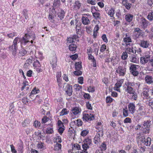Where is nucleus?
<instances>
[{"mask_svg": "<svg viewBox=\"0 0 153 153\" xmlns=\"http://www.w3.org/2000/svg\"><path fill=\"white\" fill-rule=\"evenodd\" d=\"M126 86L124 88L125 91L131 96V98L134 100H137V95L136 90L137 88L138 89L140 86V84L135 83L134 82H128L125 83Z\"/></svg>", "mask_w": 153, "mask_h": 153, "instance_id": "obj_1", "label": "nucleus"}, {"mask_svg": "<svg viewBox=\"0 0 153 153\" xmlns=\"http://www.w3.org/2000/svg\"><path fill=\"white\" fill-rule=\"evenodd\" d=\"M77 25L76 27V34L71 36L67 38V43H70L69 45V48H77L78 46L77 42L79 41V38L81 36V32L80 31V29L77 28Z\"/></svg>", "mask_w": 153, "mask_h": 153, "instance_id": "obj_2", "label": "nucleus"}, {"mask_svg": "<svg viewBox=\"0 0 153 153\" xmlns=\"http://www.w3.org/2000/svg\"><path fill=\"white\" fill-rule=\"evenodd\" d=\"M36 36L34 32H28L25 34V36L21 39H19V42H20L21 47L23 48V46L25 45L27 43L29 42L28 40L30 39L34 40Z\"/></svg>", "mask_w": 153, "mask_h": 153, "instance_id": "obj_3", "label": "nucleus"}, {"mask_svg": "<svg viewBox=\"0 0 153 153\" xmlns=\"http://www.w3.org/2000/svg\"><path fill=\"white\" fill-rule=\"evenodd\" d=\"M81 108L79 107H75L71 109V114L73 119L78 118L81 111Z\"/></svg>", "mask_w": 153, "mask_h": 153, "instance_id": "obj_4", "label": "nucleus"}, {"mask_svg": "<svg viewBox=\"0 0 153 153\" xmlns=\"http://www.w3.org/2000/svg\"><path fill=\"white\" fill-rule=\"evenodd\" d=\"M94 115L88 113V111H85L83 112L82 119L84 121H90L94 120Z\"/></svg>", "mask_w": 153, "mask_h": 153, "instance_id": "obj_5", "label": "nucleus"}, {"mask_svg": "<svg viewBox=\"0 0 153 153\" xmlns=\"http://www.w3.org/2000/svg\"><path fill=\"white\" fill-rule=\"evenodd\" d=\"M144 32L143 31L140 29L138 28H136L134 29V33L132 35L133 39L137 40V39L143 36Z\"/></svg>", "mask_w": 153, "mask_h": 153, "instance_id": "obj_6", "label": "nucleus"}, {"mask_svg": "<svg viewBox=\"0 0 153 153\" xmlns=\"http://www.w3.org/2000/svg\"><path fill=\"white\" fill-rule=\"evenodd\" d=\"M80 148L79 145L77 143L74 144L72 146V149H69L68 150V153H78L81 152V151L79 150Z\"/></svg>", "mask_w": 153, "mask_h": 153, "instance_id": "obj_7", "label": "nucleus"}, {"mask_svg": "<svg viewBox=\"0 0 153 153\" xmlns=\"http://www.w3.org/2000/svg\"><path fill=\"white\" fill-rule=\"evenodd\" d=\"M116 72L119 76H124L126 72V68L122 66H120L117 68Z\"/></svg>", "mask_w": 153, "mask_h": 153, "instance_id": "obj_8", "label": "nucleus"}, {"mask_svg": "<svg viewBox=\"0 0 153 153\" xmlns=\"http://www.w3.org/2000/svg\"><path fill=\"white\" fill-rule=\"evenodd\" d=\"M64 87H65L64 89L66 94L69 96H71L73 92L72 85L69 84L65 83Z\"/></svg>", "mask_w": 153, "mask_h": 153, "instance_id": "obj_9", "label": "nucleus"}, {"mask_svg": "<svg viewBox=\"0 0 153 153\" xmlns=\"http://www.w3.org/2000/svg\"><path fill=\"white\" fill-rule=\"evenodd\" d=\"M138 67V65L134 64H131L130 67V70L131 74L134 76H136L138 75L139 72L137 71V67Z\"/></svg>", "mask_w": 153, "mask_h": 153, "instance_id": "obj_10", "label": "nucleus"}, {"mask_svg": "<svg viewBox=\"0 0 153 153\" xmlns=\"http://www.w3.org/2000/svg\"><path fill=\"white\" fill-rule=\"evenodd\" d=\"M138 22L140 25L143 29L146 28L148 25V21L144 18H141L139 20Z\"/></svg>", "mask_w": 153, "mask_h": 153, "instance_id": "obj_11", "label": "nucleus"}, {"mask_svg": "<svg viewBox=\"0 0 153 153\" xmlns=\"http://www.w3.org/2000/svg\"><path fill=\"white\" fill-rule=\"evenodd\" d=\"M124 81V79H121L118 80L117 83L115 84L114 87V90L118 92H120V88L122 84Z\"/></svg>", "mask_w": 153, "mask_h": 153, "instance_id": "obj_12", "label": "nucleus"}, {"mask_svg": "<svg viewBox=\"0 0 153 153\" xmlns=\"http://www.w3.org/2000/svg\"><path fill=\"white\" fill-rule=\"evenodd\" d=\"M87 16H90L88 13L82 14V22L85 25H88L90 22L89 19Z\"/></svg>", "mask_w": 153, "mask_h": 153, "instance_id": "obj_13", "label": "nucleus"}, {"mask_svg": "<svg viewBox=\"0 0 153 153\" xmlns=\"http://www.w3.org/2000/svg\"><path fill=\"white\" fill-rule=\"evenodd\" d=\"M150 58V56L147 55H145L140 57V63L141 64L145 65L149 61Z\"/></svg>", "mask_w": 153, "mask_h": 153, "instance_id": "obj_14", "label": "nucleus"}, {"mask_svg": "<svg viewBox=\"0 0 153 153\" xmlns=\"http://www.w3.org/2000/svg\"><path fill=\"white\" fill-rule=\"evenodd\" d=\"M140 142L146 146H149L151 144V139L150 137H148L146 138L144 137L143 138L141 139Z\"/></svg>", "mask_w": 153, "mask_h": 153, "instance_id": "obj_15", "label": "nucleus"}, {"mask_svg": "<svg viewBox=\"0 0 153 153\" xmlns=\"http://www.w3.org/2000/svg\"><path fill=\"white\" fill-rule=\"evenodd\" d=\"M54 132L53 124L51 122L48 124L47 125V128L46 130V133L47 134H51Z\"/></svg>", "mask_w": 153, "mask_h": 153, "instance_id": "obj_16", "label": "nucleus"}, {"mask_svg": "<svg viewBox=\"0 0 153 153\" xmlns=\"http://www.w3.org/2000/svg\"><path fill=\"white\" fill-rule=\"evenodd\" d=\"M146 70L150 71H153V58L150 59L146 67Z\"/></svg>", "mask_w": 153, "mask_h": 153, "instance_id": "obj_17", "label": "nucleus"}, {"mask_svg": "<svg viewBox=\"0 0 153 153\" xmlns=\"http://www.w3.org/2000/svg\"><path fill=\"white\" fill-rule=\"evenodd\" d=\"M95 128L97 130V132H99V133L100 134L101 136H102L103 134V128L102 123L101 122H98Z\"/></svg>", "mask_w": 153, "mask_h": 153, "instance_id": "obj_18", "label": "nucleus"}, {"mask_svg": "<svg viewBox=\"0 0 153 153\" xmlns=\"http://www.w3.org/2000/svg\"><path fill=\"white\" fill-rule=\"evenodd\" d=\"M149 89L148 87L144 88L142 92L143 95L146 100H149L150 98V97L149 94Z\"/></svg>", "mask_w": 153, "mask_h": 153, "instance_id": "obj_19", "label": "nucleus"}, {"mask_svg": "<svg viewBox=\"0 0 153 153\" xmlns=\"http://www.w3.org/2000/svg\"><path fill=\"white\" fill-rule=\"evenodd\" d=\"M129 111L131 114H133L135 111V105L134 103L130 102L128 105Z\"/></svg>", "mask_w": 153, "mask_h": 153, "instance_id": "obj_20", "label": "nucleus"}, {"mask_svg": "<svg viewBox=\"0 0 153 153\" xmlns=\"http://www.w3.org/2000/svg\"><path fill=\"white\" fill-rule=\"evenodd\" d=\"M57 59L56 55H54L53 56V59L52 63V65L53 70H55L56 67L57 66Z\"/></svg>", "mask_w": 153, "mask_h": 153, "instance_id": "obj_21", "label": "nucleus"}, {"mask_svg": "<svg viewBox=\"0 0 153 153\" xmlns=\"http://www.w3.org/2000/svg\"><path fill=\"white\" fill-rule=\"evenodd\" d=\"M145 79L146 82L148 84H151L153 82V77L150 75H146Z\"/></svg>", "mask_w": 153, "mask_h": 153, "instance_id": "obj_22", "label": "nucleus"}, {"mask_svg": "<svg viewBox=\"0 0 153 153\" xmlns=\"http://www.w3.org/2000/svg\"><path fill=\"white\" fill-rule=\"evenodd\" d=\"M17 147V150L19 152V153H23L24 151V144L21 141L20 143L18 144Z\"/></svg>", "mask_w": 153, "mask_h": 153, "instance_id": "obj_23", "label": "nucleus"}, {"mask_svg": "<svg viewBox=\"0 0 153 153\" xmlns=\"http://www.w3.org/2000/svg\"><path fill=\"white\" fill-rule=\"evenodd\" d=\"M57 13L58 16L60 19L61 20H62L65 16V12L62 9H59Z\"/></svg>", "mask_w": 153, "mask_h": 153, "instance_id": "obj_24", "label": "nucleus"}, {"mask_svg": "<svg viewBox=\"0 0 153 153\" xmlns=\"http://www.w3.org/2000/svg\"><path fill=\"white\" fill-rule=\"evenodd\" d=\"M83 149L78 153H88L87 149L89 148V145L84 143L82 145Z\"/></svg>", "mask_w": 153, "mask_h": 153, "instance_id": "obj_25", "label": "nucleus"}, {"mask_svg": "<svg viewBox=\"0 0 153 153\" xmlns=\"http://www.w3.org/2000/svg\"><path fill=\"white\" fill-rule=\"evenodd\" d=\"M107 61L110 62V61L112 63V64L113 65L115 66L119 62V59L115 57H113L112 59L111 58H108L107 59Z\"/></svg>", "mask_w": 153, "mask_h": 153, "instance_id": "obj_26", "label": "nucleus"}, {"mask_svg": "<svg viewBox=\"0 0 153 153\" xmlns=\"http://www.w3.org/2000/svg\"><path fill=\"white\" fill-rule=\"evenodd\" d=\"M100 134L98 133L96 134L94 138V143L95 144H98L100 142Z\"/></svg>", "mask_w": 153, "mask_h": 153, "instance_id": "obj_27", "label": "nucleus"}, {"mask_svg": "<svg viewBox=\"0 0 153 153\" xmlns=\"http://www.w3.org/2000/svg\"><path fill=\"white\" fill-rule=\"evenodd\" d=\"M147 41H142L140 43V46L144 48H147L150 45Z\"/></svg>", "mask_w": 153, "mask_h": 153, "instance_id": "obj_28", "label": "nucleus"}, {"mask_svg": "<svg viewBox=\"0 0 153 153\" xmlns=\"http://www.w3.org/2000/svg\"><path fill=\"white\" fill-rule=\"evenodd\" d=\"M39 92L40 90L38 88H36V87H34L30 93L29 95V97H31L32 95L35 94H36L39 93Z\"/></svg>", "mask_w": 153, "mask_h": 153, "instance_id": "obj_29", "label": "nucleus"}, {"mask_svg": "<svg viewBox=\"0 0 153 153\" xmlns=\"http://www.w3.org/2000/svg\"><path fill=\"white\" fill-rule=\"evenodd\" d=\"M69 113V110L67 108H63L62 111L59 113L60 116H62L64 115H66Z\"/></svg>", "mask_w": 153, "mask_h": 153, "instance_id": "obj_30", "label": "nucleus"}, {"mask_svg": "<svg viewBox=\"0 0 153 153\" xmlns=\"http://www.w3.org/2000/svg\"><path fill=\"white\" fill-rule=\"evenodd\" d=\"M134 16L130 14H127L125 16V19L128 22H130L133 19Z\"/></svg>", "mask_w": 153, "mask_h": 153, "instance_id": "obj_31", "label": "nucleus"}, {"mask_svg": "<svg viewBox=\"0 0 153 153\" xmlns=\"http://www.w3.org/2000/svg\"><path fill=\"white\" fill-rule=\"evenodd\" d=\"M54 142L56 143H60L62 142L61 137L59 136H57L54 138Z\"/></svg>", "mask_w": 153, "mask_h": 153, "instance_id": "obj_32", "label": "nucleus"}, {"mask_svg": "<svg viewBox=\"0 0 153 153\" xmlns=\"http://www.w3.org/2000/svg\"><path fill=\"white\" fill-rule=\"evenodd\" d=\"M19 39H20L18 37H16L15 39L13 42V45H12V48L13 47L14 48H16V47H17V42L19 41V43L20 42H19Z\"/></svg>", "mask_w": 153, "mask_h": 153, "instance_id": "obj_33", "label": "nucleus"}, {"mask_svg": "<svg viewBox=\"0 0 153 153\" xmlns=\"http://www.w3.org/2000/svg\"><path fill=\"white\" fill-rule=\"evenodd\" d=\"M100 150H101L102 152L105 151L107 149L106 145L105 143V142H104L102 143L100 146Z\"/></svg>", "mask_w": 153, "mask_h": 153, "instance_id": "obj_34", "label": "nucleus"}, {"mask_svg": "<svg viewBox=\"0 0 153 153\" xmlns=\"http://www.w3.org/2000/svg\"><path fill=\"white\" fill-rule=\"evenodd\" d=\"M124 42L127 43L126 45L127 46L128 45H129V42H131V38L130 37H129L128 36V35L127 34H126V37L124 39Z\"/></svg>", "mask_w": 153, "mask_h": 153, "instance_id": "obj_35", "label": "nucleus"}, {"mask_svg": "<svg viewBox=\"0 0 153 153\" xmlns=\"http://www.w3.org/2000/svg\"><path fill=\"white\" fill-rule=\"evenodd\" d=\"M83 142L84 143L90 146L91 143L92 141L89 137H87L84 140Z\"/></svg>", "mask_w": 153, "mask_h": 153, "instance_id": "obj_36", "label": "nucleus"}, {"mask_svg": "<svg viewBox=\"0 0 153 153\" xmlns=\"http://www.w3.org/2000/svg\"><path fill=\"white\" fill-rule=\"evenodd\" d=\"M75 67L76 70H80L82 68V62H78L75 63Z\"/></svg>", "mask_w": 153, "mask_h": 153, "instance_id": "obj_37", "label": "nucleus"}, {"mask_svg": "<svg viewBox=\"0 0 153 153\" xmlns=\"http://www.w3.org/2000/svg\"><path fill=\"white\" fill-rule=\"evenodd\" d=\"M34 69L37 73H39L41 72H42L43 70L45 69V68L43 67H41V65L36 66L34 68Z\"/></svg>", "mask_w": 153, "mask_h": 153, "instance_id": "obj_38", "label": "nucleus"}, {"mask_svg": "<svg viewBox=\"0 0 153 153\" xmlns=\"http://www.w3.org/2000/svg\"><path fill=\"white\" fill-rule=\"evenodd\" d=\"M74 122L75 124L78 127L81 126L83 123L82 120L79 119H77L76 121H75Z\"/></svg>", "mask_w": 153, "mask_h": 153, "instance_id": "obj_39", "label": "nucleus"}, {"mask_svg": "<svg viewBox=\"0 0 153 153\" xmlns=\"http://www.w3.org/2000/svg\"><path fill=\"white\" fill-rule=\"evenodd\" d=\"M30 123V122L27 119H25L22 123V126L27 127L29 126Z\"/></svg>", "mask_w": 153, "mask_h": 153, "instance_id": "obj_40", "label": "nucleus"}, {"mask_svg": "<svg viewBox=\"0 0 153 153\" xmlns=\"http://www.w3.org/2000/svg\"><path fill=\"white\" fill-rule=\"evenodd\" d=\"M27 51L25 50V48H22L19 51V56H23L27 54Z\"/></svg>", "mask_w": 153, "mask_h": 153, "instance_id": "obj_41", "label": "nucleus"}, {"mask_svg": "<svg viewBox=\"0 0 153 153\" xmlns=\"http://www.w3.org/2000/svg\"><path fill=\"white\" fill-rule=\"evenodd\" d=\"M151 121L149 120L144 121L143 124L144 126L146 128H150Z\"/></svg>", "mask_w": 153, "mask_h": 153, "instance_id": "obj_42", "label": "nucleus"}, {"mask_svg": "<svg viewBox=\"0 0 153 153\" xmlns=\"http://www.w3.org/2000/svg\"><path fill=\"white\" fill-rule=\"evenodd\" d=\"M129 113L127 107L123 109V115L124 117H126L128 116Z\"/></svg>", "mask_w": 153, "mask_h": 153, "instance_id": "obj_43", "label": "nucleus"}, {"mask_svg": "<svg viewBox=\"0 0 153 153\" xmlns=\"http://www.w3.org/2000/svg\"><path fill=\"white\" fill-rule=\"evenodd\" d=\"M93 16L96 19H100V14L98 12H92Z\"/></svg>", "mask_w": 153, "mask_h": 153, "instance_id": "obj_44", "label": "nucleus"}, {"mask_svg": "<svg viewBox=\"0 0 153 153\" xmlns=\"http://www.w3.org/2000/svg\"><path fill=\"white\" fill-rule=\"evenodd\" d=\"M89 133V131L88 129H85L81 131L80 135L83 137H85Z\"/></svg>", "mask_w": 153, "mask_h": 153, "instance_id": "obj_45", "label": "nucleus"}, {"mask_svg": "<svg viewBox=\"0 0 153 153\" xmlns=\"http://www.w3.org/2000/svg\"><path fill=\"white\" fill-rule=\"evenodd\" d=\"M60 0H54L53 5L54 7H59L60 5Z\"/></svg>", "mask_w": 153, "mask_h": 153, "instance_id": "obj_46", "label": "nucleus"}, {"mask_svg": "<svg viewBox=\"0 0 153 153\" xmlns=\"http://www.w3.org/2000/svg\"><path fill=\"white\" fill-rule=\"evenodd\" d=\"M74 87L76 91H79L81 90L82 87L81 85H79L78 84H75L74 85Z\"/></svg>", "mask_w": 153, "mask_h": 153, "instance_id": "obj_47", "label": "nucleus"}, {"mask_svg": "<svg viewBox=\"0 0 153 153\" xmlns=\"http://www.w3.org/2000/svg\"><path fill=\"white\" fill-rule=\"evenodd\" d=\"M123 5L125 6L126 8L127 9L129 10L130 9L131 5V4L129 3L128 1H125L124 2H123Z\"/></svg>", "mask_w": 153, "mask_h": 153, "instance_id": "obj_48", "label": "nucleus"}, {"mask_svg": "<svg viewBox=\"0 0 153 153\" xmlns=\"http://www.w3.org/2000/svg\"><path fill=\"white\" fill-rule=\"evenodd\" d=\"M81 6V3L79 1H76L74 4V7L75 8H77L79 9Z\"/></svg>", "mask_w": 153, "mask_h": 153, "instance_id": "obj_49", "label": "nucleus"}, {"mask_svg": "<svg viewBox=\"0 0 153 153\" xmlns=\"http://www.w3.org/2000/svg\"><path fill=\"white\" fill-rule=\"evenodd\" d=\"M49 120V117H48L47 116H45L43 117L42 120V124H44L48 122Z\"/></svg>", "mask_w": 153, "mask_h": 153, "instance_id": "obj_50", "label": "nucleus"}, {"mask_svg": "<svg viewBox=\"0 0 153 153\" xmlns=\"http://www.w3.org/2000/svg\"><path fill=\"white\" fill-rule=\"evenodd\" d=\"M68 134L70 136L73 137L75 135V131L74 129L72 130L70 128L68 131Z\"/></svg>", "mask_w": 153, "mask_h": 153, "instance_id": "obj_51", "label": "nucleus"}, {"mask_svg": "<svg viewBox=\"0 0 153 153\" xmlns=\"http://www.w3.org/2000/svg\"><path fill=\"white\" fill-rule=\"evenodd\" d=\"M115 13L114 10L113 8H111L108 10V14L110 17H113Z\"/></svg>", "mask_w": 153, "mask_h": 153, "instance_id": "obj_52", "label": "nucleus"}, {"mask_svg": "<svg viewBox=\"0 0 153 153\" xmlns=\"http://www.w3.org/2000/svg\"><path fill=\"white\" fill-rule=\"evenodd\" d=\"M62 147V145L60 143H56L55 145L54 149L58 151L61 149Z\"/></svg>", "mask_w": 153, "mask_h": 153, "instance_id": "obj_53", "label": "nucleus"}, {"mask_svg": "<svg viewBox=\"0 0 153 153\" xmlns=\"http://www.w3.org/2000/svg\"><path fill=\"white\" fill-rule=\"evenodd\" d=\"M22 84L23 85V86L21 88L22 91H23L26 86L29 85L28 82L26 80L24 81Z\"/></svg>", "mask_w": 153, "mask_h": 153, "instance_id": "obj_54", "label": "nucleus"}, {"mask_svg": "<svg viewBox=\"0 0 153 153\" xmlns=\"http://www.w3.org/2000/svg\"><path fill=\"white\" fill-rule=\"evenodd\" d=\"M83 97L85 99L88 100H90L91 98V96L89 94L85 93H84Z\"/></svg>", "mask_w": 153, "mask_h": 153, "instance_id": "obj_55", "label": "nucleus"}, {"mask_svg": "<svg viewBox=\"0 0 153 153\" xmlns=\"http://www.w3.org/2000/svg\"><path fill=\"white\" fill-rule=\"evenodd\" d=\"M91 48H90V49L89 50V51L87 52V53L88 55V59L93 60V59H94L93 56L91 55L90 53V52L91 51Z\"/></svg>", "mask_w": 153, "mask_h": 153, "instance_id": "obj_56", "label": "nucleus"}, {"mask_svg": "<svg viewBox=\"0 0 153 153\" xmlns=\"http://www.w3.org/2000/svg\"><path fill=\"white\" fill-rule=\"evenodd\" d=\"M41 125L40 123L38 121H35L34 122L33 126L35 128H39Z\"/></svg>", "mask_w": 153, "mask_h": 153, "instance_id": "obj_57", "label": "nucleus"}, {"mask_svg": "<svg viewBox=\"0 0 153 153\" xmlns=\"http://www.w3.org/2000/svg\"><path fill=\"white\" fill-rule=\"evenodd\" d=\"M86 106L87 109L90 110H92L93 109L91 104L89 102H86Z\"/></svg>", "mask_w": 153, "mask_h": 153, "instance_id": "obj_58", "label": "nucleus"}, {"mask_svg": "<svg viewBox=\"0 0 153 153\" xmlns=\"http://www.w3.org/2000/svg\"><path fill=\"white\" fill-rule=\"evenodd\" d=\"M22 13L24 17L26 20L28 19V16H27V11L26 10H23L22 11Z\"/></svg>", "mask_w": 153, "mask_h": 153, "instance_id": "obj_59", "label": "nucleus"}, {"mask_svg": "<svg viewBox=\"0 0 153 153\" xmlns=\"http://www.w3.org/2000/svg\"><path fill=\"white\" fill-rule=\"evenodd\" d=\"M128 57V54L126 51V52H124L123 53L121 56V58L122 59L125 60Z\"/></svg>", "mask_w": 153, "mask_h": 153, "instance_id": "obj_60", "label": "nucleus"}, {"mask_svg": "<svg viewBox=\"0 0 153 153\" xmlns=\"http://www.w3.org/2000/svg\"><path fill=\"white\" fill-rule=\"evenodd\" d=\"M147 18L150 21L153 20V11L149 13L147 16Z\"/></svg>", "mask_w": 153, "mask_h": 153, "instance_id": "obj_61", "label": "nucleus"}, {"mask_svg": "<svg viewBox=\"0 0 153 153\" xmlns=\"http://www.w3.org/2000/svg\"><path fill=\"white\" fill-rule=\"evenodd\" d=\"M88 91L89 92L93 93L95 91L94 87L93 86H90L88 88Z\"/></svg>", "mask_w": 153, "mask_h": 153, "instance_id": "obj_62", "label": "nucleus"}, {"mask_svg": "<svg viewBox=\"0 0 153 153\" xmlns=\"http://www.w3.org/2000/svg\"><path fill=\"white\" fill-rule=\"evenodd\" d=\"M150 128H149L145 127L143 128L142 132L143 133L145 134H149V133Z\"/></svg>", "mask_w": 153, "mask_h": 153, "instance_id": "obj_63", "label": "nucleus"}, {"mask_svg": "<svg viewBox=\"0 0 153 153\" xmlns=\"http://www.w3.org/2000/svg\"><path fill=\"white\" fill-rule=\"evenodd\" d=\"M80 70H76V71L74 72V74L75 75L78 76L81 75L82 74V72Z\"/></svg>", "mask_w": 153, "mask_h": 153, "instance_id": "obj_64", "label": "nucleus"}]
</instances>
